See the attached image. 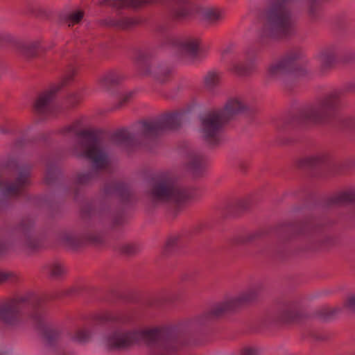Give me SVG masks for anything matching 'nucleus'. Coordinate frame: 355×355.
<instances>
[{
  "mask_svg": "<svg viewBox=\"0 0 355 355\" xmlns=\"http://www.w3.org/2000/svg\"><path fill=\"white\" fill-rule=\"evenodd\" d=\"M28 143V140L26 139L24 137H20L15 141L14 146L15 148L19 149L26 146Z\"/></svg>",
  "mask_w": 355,
  "mask_h": 355,
  "instance_id": "obj_49",
  "label": "nucleus"
},
{
  "mask_svg": "<svg viewBox=\"0 0 355 355\" xmlns=\"http://www.w3.org/2000/svg\"><path fill=\"white\" fill-rule=\"evenodd\" d=\"M300 207H295V208H294V211H295V212L299 211H300Z\"/></svg>",
  "mask_w": 355,
  "mask_h": 355,
  "instance_id": "obj_59",
  "label": "nucleus"
},
{
  "mask_svg": "<svg viewBox=\"0 0 355 355\" xmlns=\"http://www.w3.org/2000/svg\"><path fill=\"white\" fill-rule=\"evenodd\" d=\"M132 96H133V92H132L124 94L121 97L119 103L117 104L116 108H119V107H122L124 104L128 103L130 100V98L132 97Z\"/></svg>",
  "mask_w": 355,
  "mask_h": 355,
  "instance_id": "obj_48",
  "label": "nucleus"
},
{
  "mask_svg": "<svg viewBox=\"0 0 355 355\" xmlns=\"http://www.w3.org/2000/svg\"><path fill=\"white\" fill-rule=\"evenodd\" d=\"M180 211V209L179 207H176L173 210L168 212V217L171 219H174Z\"/></svg>",
  "mask_w": 355,
  "mask_h": 355,
  "instance_id": "obj_50",
  "label": "nucleus"
},
{
  "mask_svg": "<svg viewBox=\"0 0 355 355\" xmlns=\"http://www.w3.org/2000/svg\"><path fill=\"white\" fill-rule=\"evenodd\" d=\"M352 203L355 205V189L342 191L328 197L322 207H331Z\"/></svg>",
  "mask_w": 355,
  "mask_h": 355,
  "instance_id": "obj_21",
  "label": "nucleus"
},
{
  "mask_svg": "<svg viewBox=\"0 0 355 355\" xmlns=\"http://www.w3.org/2000/svg\"><path fill=\"white\" fill-rule=\"evenodd\" d=\"M344 306L352 312H355V295H352L347 299Z\"/></svg>",
  "mask_w": 355,
  "mask_h": 355,
  "instance_id": "obj_47",
  "label": "nucleus"
},
{
  "mask_svg": "<svg viewBox=\"0 0 355 355\" xmlns=\"http://www.w3.org/2000/svg\"><path fill=\"white\" fill-rule=\"evenodd\" d=\"M154 201L182 203L192 198L194 192L192 189L180 185L172 178H166L157 181L151 189Z\"/></svg>",
  "mask_w": 355,
  "mask_h": 355,
  "instance_id": "obj_8",
  "label": "nucleus"
},
{
  "mask_svg": "<svg viewBox=\"0 0 355 355\" xmlns=\"http://www.w3.org/2000/svg\"><path fill=\"white\" fill-rule=\"evenodd\" d=\"M203 18L210 24H216L222 20L223 14L217 8H207L203 12Z\"/></svg>",
  "mask_w": 355,
  "mask_h": 355,
  "instance_id": "obj_37",
  "label": "nucleus"
},
{
  "mask_svg": "<svg viewBox=\"0 0 355 355\" xmlns=\"http://www.w3.org/2000/svg\"><path fill=\"white\" fill-rule=\"evenodd\" d=\"M162 132L177 130L180 127V114L178 112L166 113L157 119Z\"/></svg>",
  "mask_w": 355,
  "mask_h": 355,
  "instance_id": "obj_25",
  "label": "nucleus"
},
{
  "mask_svg": "<svg viewBox=\"0 0 355 355\" xmlns=\"http://www.w3.org/2000/svg\"><path fill=\"white\" fill-rule=\"evenodd\" d=\"M53 355H73V352H64V351L61 350H53Z\"/></svg>",
  "mask_w": 355,
  "mask_h": 355,
  "instance_id": "obj_53",
  "label": "nucleus"
},
{
  "mask_svg": "<svg viewBox=\"0 0 355 355\" xmlns=\"http://www.w3.org/2000/svg\"><path fill=\"white\" fill-rule=\"evenodd\" d=\"M13 42L12 37L6 33L0 32V46H6Z\"/></svg>",
  "mask_w": 355,
  "mask_h": 355,
  "instance_id": "obj_44",
  "label": "nucleus"
},
{
  "mask_svg": "<svg viewBox=\"0 0 355 355\" xmlns=\"http://www.w3.org/2000/svg\"><path fill=\"white\" fill-rule=\"evenodd\" d=\"M46 297L33 292H27L9 297L0 304V322L9 327H17L22 324L23 310L30 307L28 318L35 327L42 331L44 344L55 349L61 338V331L46 326Z\"/></svg>",
  "mask_w": 355,
  "mask_h": 355,
  "instance_id": "obj_2",
  "label": "nucleus"
},
{
  "mask_svg": "<svg viewBox=\"0 0 355 355\" xmlns=\"http://www.w3.org/2000/svg\"><path fill=\"white\" fill-rule=\"evenodd\" d=\"M105 196H116L123 204H128L134 200V194L130 187L120 181H112L105 184L103 188Z\"/></svg>",
  "mask_w": 355,
  "mask_h": 355,
  "instance_id": "obj_17",
  "label": "nucleus"
},
{
  "mask_svg": "<svg viewBox=\"0 0 355 355\" xmlns=\"http://www.w3.org/2000/svg\"><path fill=\"white\" fill-rule=\"evenodd\" d=\"M239 166L243 171L245 170L247 168V167H248L247 164L243 163V162H241L240 164H239Z\"/></svg>",
  "mask_w": 355,
  "mask_h": 355,
  "instance_id": "obj_54",
  "label": "nucleus"
},
{
  "mask_svg": "<svg viewBox=\"0 0 355 355\" xmlns=\"http://www.w3.org/2000/svg\"><path fill=\"white\" fill-rule=\"evenodd\" d=\"M141 21L135 17H121L119 18L107 17L103 20V24L108 27L119 30H129L139 24Z\"/></svg>",
  "mask_w": 355,
  "mask_h": 355,
  "instance_id": "obj_22",
  "label": "nucleus"
},
{
  "mask_svg": "<svg viewBox=\"0 0 355 355\" xmlns=\"http://www.w3.org/2000/svg\"><path fill=\"white\" fill-rule=\"evenodd\" d=\"M0 355H8L7 353L5 352H0Z\"/></svg>",
  "mask_w": 355,
  "mask_h": 355,
  "instance_id": "obj_61",
  "label": "nucleus"
},
{
  "mask_svg": "<svg viewBox=\"0 0 355 355\" xmlns=\"http://www.w3.org/2000/svg\"><path fill=\"white\" fill-rule=\"evenodd\" d=\"M93 212L92 206L90 204H87L81 207L80 215L82 218H87L89 217Z\"/></svg>",
  "mask_w": 355,
  "mask_h": 355,
  "instance_id": "obj_46",
  "label": "nucleus"
},
{
  "mask_svg": "<svg viewBox=\"0 0 355 355\" xmlns=\"http://www.w3.org/2000/svg\"><path fill=\"white\" fill-rule=\"evenodd\" d=\"M321 70L331 69L336 60V49L334 46L327 47L321 51L318 56Z\"/></svg>",
  "mask_w": 355,
  "mask_h": 355,
  "instance_id": "obj_28",
  "label": "nucleus"
},
{
  "mask_svg": "<svg viewBox=\"0 0 355 355\" xmlns=\"http://www.w3.org/2000/svg\"><path fill=\"white\" fill-rule=\"evenodd\" d=\"M139 125V129L136 133L139 144L146 140H153L163 133L157 119L144 120Z\"/></svg>",
  "mask_w": 355,
  "mask_h": 355,
  "instance_id": "obj_18",
  "label": "nucleus"
},
{
  "mask_svg": "<svg viewBox=\"0 0 355 355\" xmlns=\"http://www.w3.org/2000/svg\"><path fill=\"white\" fill-rule=\"evenodd\" d=\"M16 280V276L11 272L0 271V284L8 281L14 282Z\"/></svg>",
  "mask_w": 355,
  "mask_h": 355,
  "instance_id": "obj_43",
  "label": "nucleus"
},
{
  "mask_svg": "<svg viewBox=\"0 0 355 355\" xmlns=\"http://www.w3.org/2000/svg\"><path fill=\"white\" fill-rule=\"evenodd\" d=\"M302 316L298 304L295 302H288L276 311L268 313L263 320V324L266 327L289 324L299 321Z\"/></svg>",
  "mask_w": 355,
  "mask_h": 355,
  "instance_id": "obj_11",
  "label": "nucleus"
},
{
  "mask_svg": "<svg viewBox=\"0 0 355 355\" xmlns=\"http://www.w3.org/2000/svg\"><path fill=\"white\" fill-rule=\"evenodd\" d=\"M17 168L20 169L18 177L13 183L4 186V182L0 180V191L3 197L17 196L23 192L25 187L30 183V166L22 167L17 165Z\"/></svg>",
  "mask_w": 355,
  "mask_h": 355,
  "instance_id": "obj_14",
  "label": "nucleus"
},
{
  "mask_svg": "<svg viewBox=\"0 0 355 355\" xmlns=\"http://www.w3.org/2000/svg\"><path fill=\"white\" fill-rule=\"evenodd\" d=\"M180 239L179 236L173 235L167 239L164 248V253L166 255L175 252L180 247Z\"/></svg>",
  "mask_w": 355,
  "mask_h": 355,
  "instance_id": "obj_39",
  "label": "nucleus"
},
{
  "mask_svg": "<svg viewBox=\"0 0 355 355\" xmlns=\"http://www.w3.org/2000/svg\"><path fill=\"white\" fill-rule=\"evenodd\" d=\"M70 340L73 342L83 344L87 343L92 337V331L86 328L79 329L74 334H69Z\"/></svg>",
  "mask_w": 355,
  "mask_h": 355,
  "instance_id": "obj_36",
  "label": "nucleus"
},
{
  "mask_svg": "<svg viewBox=\"0 0 355 355\" xmlns=\"http://www.w3.org/2000/svg\"><path fill=\"white\" fill-rule=\"evenodd\" d=\"M60 175V169L55 165L48 163L44 177V183L49 186L53 185L58 179Z\"/></svg>",
  "mask_w": 355,
  "mask_h": 355,
  "instance_id": "obj_35",
  "label": "nucleus"
},
{
  "mask_svg": "<svg viewBox=\"0 0 355 355\" xmlns=\"http://www.w3.org/2000/svg\"><path fill=\"white\" fill-rule=\"evenodd\" d=\"M269 233L268 229H259L255 232L236 236L233 240L234 245H247L261 239Z\"/></svg>",
  "mask_w": 355,
  "mask_h": 355,
  "instance_id": "obj_26",
  "label": "nucleus"
},
{
  "mask_svg": "<svg viewBox=\"0 0 355 355\" xmlns=\"http://www.w3.org/2000/svg\"><path fill=\"white\" fill-rule=\"evenodd\" d=\"M74 198H75V200H77V198H78V193H77V192L75 193Z\"/></svg>",
  "mask_w": 355,
  "mask_h": 355,
  "instance_id": "obj_60",
  "label": "nucleus"
},
{
  "mask_svg": "<svg viewBox=\"0 0 355 355\" xmlns=\"http://www.w3.org/2000/svg\"><path fill=\"white\" fill-rule=\"evenodd\" d=\"M188 157V169L195 177L202 175L208 165L207 157L197 151L190 152Z\"/></svg>",
  "mask_w": 355,
  "mask_h": 355,
  "instance_id": "obj_20",
  "label": "nucleus"
},
{
  "mask_svg": "<svg viewBox=\"0 0 355 355\" xmlns=\"http://www.w3.org/2000/svg\"><path fill=\"white\" fill-rule=\"evenodd\" d=\"M71 98H74V99H76V101H77L76 104L79 102V99H77V98H78V97H77L76 96H72V97H71Z\"/></svg>",
  "mask_w": 355,
  "mask_h": 355,
  "instance_id": "obj_57",
  "label": "nucleus"
},
{
  "mask_svg": "<svg viewBox=\"0 0 355 355\" xmlns=\"http://www.w3.org/2000/svg\"><path fill=\"white\" fill-rule=\"evenodd\" d=\"M172 44L178 46L180 50L191 57H196L198 53L200 41L198 38H186L182 41L173 40Z\"/></svg>",
  "mask_w": 355,
  "mask_h": 355,
  "instance_id": "obj_23",
  "label": "nucleus"
},
{
  "mask_svg": "<svg viewBox=\"0 0 355 355\" xmlns=\"http://www.w3.org/2000/svg\"><path fill=\"white\" fill-rule=\"evenodd\" d=\"M135 335L134 331L114 330L106 336V347L109 351L128 349L135 343Z\"/></svg>",
  "mask_w": 355,
  "mask_h": 355,
  "instance_id": "obj_15",
  "label": "nucleus"
},
{
  "mask_svg": "<svg viewBox=\"0 0 355 355\" xmlns=\"http://www.w3.org/2000/svg\"><path fill=\"white\" fill-rule=\"evenodd\" d=\"M62 242L71 249H78L88 243L98 244L103 241V236L101 234H85L83 236H78L71 232H65L61 236Z\"/></svg>",
  "mask_w": 355,
  "mask_h": 355,
  "instance_id": "obj_16",
  "label": "nucleus"
},
{
  "mask_svg": "<svg viewBox=\"0 0 355 355\" xmlns=\"http://www.w3.org/2000/svg\"><path fill=\"white\" fill-rule=\"evenodd\" d=\"M84 14L83 10H77L64 15L62 17V21L67 24L68 26H72L78 24L82 21Z\"/></svg>",
  "mask_w": 355,
  "mask_h": 355,
  "instance_id": "obj_38",
  "label": "nucleus"
},
{
  "mask_svg": "<svg viewBox=\"0 0 355 355\" xmlns=\"http://www.w3.org/2000/svg\"><path fill=\"white\" fill-rule=\"evenodd\" d=\"M62 134L73 132L78 138V144L83 148V156L92 162L94 168L86 173L77 175L76 184L86 185L98 176V171L105 168L109 164V157L105 148L101 146L96 133L92 130L76 131L74 124L66 126L60 130Z\"/></svg>",
  "mask_w": 355,
  "mask_h": 355,
  "instance_id": "obj_4",
  "label": "nucleus"
},
{
  "mask_svg": "<svg viewBox=\"0 0 355 355\" xmlns=\"http://www.w3.org/2000/svg\"><path fill=\"white\" fill-rule=\"evenodd\" d=\"M254 62L252 60L233 64L231 71L238 76H248L255 70Z\"/></svg>",
  "mask_w": 355,
  "mask_h": 355,
  "instance_id": "obj_31",
  "label": "nucleus"
},
{
  "mask_svg": "<svg viewBox=\"0 0 355 355\" xmlns=\"http://www.w3.org/2000/svg\"><path fill=\"white\" fill-rule=\"evenodd\" d=\"M298 166L312 171V175L321 176L325 174L327 171L336 168L337 165L332 164L329 157L327 155H317L300 159Z\"/></svg>",
  "mask_w": 355,
  "mask_h": 355,
  "instance_id": "obj_13",
  "label": "nucleus"
},
{
  "mask_svg": "<svg viewBox=\"0 0 355 355\" xmlns=\"http://www.w3.org/2000/svg\"><path fill=\"white\" fill-rule=\"evenodd\" d=\"M76 73V72L74 69H70L69 73L63 78L62 81L58 85H54L51 87L50 89L41 93L38 96L34 104V109L35 112L39 114L44 113L55 98V94L62 87L67 86L72 82Z\"/></svg>",
  "mask_w": 355,
  "mask_h": 355,
  "instance_id": "obj_12",
  "label": "nucleus"
},
{
  "mask_svg": "<svg viewBox=\"0 0 355 355\" xmlns=\"http://www.w3.org/2000/svg\"><path fill=\"white\" fill-rule=\"evenodd\" d=\"M111 139L118 144H125L130 146L138 144L137 134H131L125 128L114 132L111 136Z\"/></svg>",
  "mask_w": 355,
  "mask_h": 355,
  "instance_id": "obj_29",
  "label": "nucleus"
},
{
  "mask_svg": "<svg viewBox=\"0 0 355 355\" xmlns=\"http://www.w3.org/2000/svg\"><path fill=\"white\" fill-rule=\"evenodd\" d=\"M125 223V218L123 215V214L119 213L116 214L112 220V227H116L120 225H123Z\"/></svg>",
  "mask_w": 355,
  "mask_h": 355,
  "instance_id": "obj_45",
  "label": "nucleus"
},
{
  "mask_svg": "<svg viewBox=\"0 0 355 355\" xmlns=\"http://www.w3.org/2000/svg\"><path fill=\"white\" fill-rule=\"evenodd\" d=\"M247 110L246 105L238 99H230L223 109L209 111L199 117L200 131L207 144L214 148L220 141V134L234 116Z\"/></svg>",
  "mask_w": 355,
  "mask_h": 355,
  "instance_id": "obj_5",
  "label": "nucleus"
},
{
  "mask_svg": "<svg viewBox=\"0 0 355 355\" xmlns=\"http://www.w3.org/2000/svg\"><path fill=\"white\" fill-rule=\"evenodd\" d=\"M344 94L342 89H334L325 93L317 98L313 103L300 109L297 114L280 121L277 128L281 131H287L309 121L320 124L331 123L338 119Z\"/></svg>",
  "mask_w": 355,
  "mask_h": 355,
  "instance_id": "obj_3",
  "label": "nucleus"
},
{
  "mask_svg": "<svg viewBox=\"0 0 355 355\" xmlns=\"http://www.w3.org/2000/svg\"><path fill=\"white\" fill-rule=\"evenodd\" d=\"M34 221L30 217L23 218L19 223L11 229L5 240L0 239V254L10 248L35 250L40 248L42 242L33 235Z\"/></svg>",
  "mask_w": 355,
  "mask_h": 355,
  "instance_id": "obj_6",
  "label": "nucleus"
},
{
  "mask_svg": "<svg viewBox=\"0 0 355 355\" xmlns=\"http://www.w3.org/2000/svg\"><path fill=\"white\" fill-rule=\"evenodd\" d=\"M92 320L101 324L107 323L123 324L130 321L131 318L125 312L104 311L94 313Z\"/></svg>",
  "mask_w": 355,
  "mask_h": 355,
  "instance_id": "obj_19",
  "label": "nucleus"
},
{
  "mask_svg": "<svg viewBox=\"0 0 355 355\" xmlns=\"http://www.w3.org/2000/svg\"><path fill=\"white\" fill-rule=\"evenodd\" d=\"M222 73L216 70L209 71L204 77V83L207 88L211 89L217 87L221 80Z\"/></svg>",
  "mask_w": 355,
  "mask_h": 355,
  "instance_id": "obj_33",
  "label": "nucleus"
},
{
  "mask_svg": "<svg viewBox=\"0 0 355 355\" xmlns=\"http://www.w3.org/2000/svg\"><path fill=\"white\" fill-rule=\"evenodd\" d=\"M139 246L136 244H126L121 248V252L122 254L132 256L137 254L139 251Z\"/></svg>",
  "mask_w": 355,
  "mask_h": 355,
  "instance_id": "obj_41",
  "label": "nucleus"
},
{
  "mask_svg": "<svg viewBox=\"0 0 355 355\" xmlns=\"http://www.w3.org/2000/svg\"><path fill=\"white\" fill-rule=\"evenodd\" d=\"M45 272L51 278L59 279L67 273V268L60 261H53L44 267Z\"/></svg>",
  "mask_w": 355,
  "mask_h": 355,
  "instance_id": "obj_32",
  "label": "nucleus"
},
{
  "mask_svg": "<svg viewBox=\"0 0 355 355\" xmlns=\"http://www.w3.org/2000/svg\"><path fill=\"white\" fill-rule=\"evenodd\" d=\"M124 79V76L119 71L112 70L105 73L99 80L100 87L110 91L119 85Z\"/></svg>",
  "mask_w": 355,
  "mask_h": 355,
  "instance_id": "obj_24",
  "label": "nucleus"
},
{
  "mask_svg": "<svg viewBox=\"0 0 355 355\" xmlns=\"http://www.w3.org/2000/svg\"><path fill=\"white\" fill-rule=\"evenodd\" d=\"M192 278V275L189 273H184L180 276V279L182 282L190 281Z\"/></svg>",
  "mask_w": 355,
  "mask_h": 355,
  "instance_id": "obj_52",
  "label": "nucleus"
},
{
  "mask_svg": "<svg viewBox=\"0 0 355 355\" xmlns=\"http://www.w3.org/2000/svg\"><path fill=\"white\" fill-rule=\"evenodd\" d=\"M112 7L121 8L139 9L150 3L148 0H110Z\"/></svg>",
  "mask_w": 355,
  "mask_h": 355,
  "instance_id": "obj_30",
  "label": "nucleus"
},
{
  "mask_svg": "<svg viewBox=\"0 0 355 355\" xmlns=\"http://www.w3.org/2000/svg\"><path fill=\"white\" fill-rule=\"evenodd\" d=\"M326 224L324 220L308 216L302 221L279 224L276 232L282 239H290L297 236H310L318 233Z\"/></svg>",
  "mask_w": 355,
  "mask_h": 355,
  "instance_id": "obj_9",
  "label": "nucleus"
},
{
  "mask_svg": "<svg viewBox=\"0 0 355 355\" xmlns=\"http://www.w3.org/2000/svg\"><path fill=\"white\" fill-rule=\"evenodd\" d=\"M179 296L170 291H165L157 296L153 302L150 303L151 306H159L166 304L173 303L179 300Z\"/></svg>",
  "mask_w": 355,
  "mask_h": 355,
  "instance_id": "obj_34",
  "label": "nucleus"
},
{
  "mask_svg": "<svg viewBox=\"0 0 355 355\" xmlns=\"http://www.w3.org/2000/svg\"><path fill=\"white\" fill-rule=\"evenodd\" d=\"M302 54L299 51H293L288 53L279 62L271 64L268 73L271 76L278 77L284 75L293 74L297 76L307 75L309 70L305 64L298 62Z\"/></svg>",
  "mask_w": 355,
  "mask_h": 355,
  "instance_id": "obj_10",
  "label": "nucleus"
},
{
  "mask_svg": "<svg viewBox=\"0 0 355 355\" xmlns=\"http://www.w3.org/2000/svg\"><path fill=\"white\" fill-rule=\"evenodd\" d=\"M341 309L338 307H324L317 311L316 315L321 320L328 321L333 318L334 315L339 313Z\"/></svg>",
  "mask_w": 355,
  "mask_h": 355,
  "instance_id": "obj_40",
  "label": "nucleus"
},
{
  "mask_svg": "<svg viewBox=\"0 0 355 355\" xmlns=\"http://www.w3.org/2000/svg\"><path fill=\"white\" fill-rule=\"evenodd\" d=\"M19 53L26 59L37 58L44 52L39 42H30L18 45Z\"/></svg>",
  "mask_w": 355,
  "mask_h": 355,
  "instance_id": "obj_27",
  "label": "nucleus"
},
{
  "mask_svg": "<svg viewBox=\"0 0 355 355\" xmlns=\"http://www.w3.org/2000/svg\"><path fill=\"white\" fill-rule=\"evenodd\" d=\"M133 60L139 74L149 76L158 83L166 84L173 78L174 69L171 66L158 62L146 51L135 49Z\"/></svg>",
  "mask_w": 355,
  "mask_h": 355,
  "instance_id": "obj_7",
  "label": "nucleus"
},
{
  "mask_svg": "<svg viewBox=\"0 0 355 355\" xmlns=\"http://www.w3.org/2000/svg\"><path fill=\"white\" fill-rule=\"evenodd\" d=\"M315 338H316L317 340H324V338L323 337H322V336H316V337H315Z\"/></svg>",
  "mask_w": 355,
  "mask_h": 355,
  "instance_id": "obj_58",
  "label": "nucleus"
},
{
  "mask_svg": "<svg viewBox=\"0 0 355 355\" xmlns=\"http://www.w3.org/2000/svg\"><path fill=\"white\" fill-rule=\"evenodd\" d=\"M236 211H243L250 207V202L247 199L238 200L234 203Z\"/></svg>",
  "mask_w": 355,
  "mask_h": 355,
  "instance_id": "obj_42",
  "label": "nucleus"
},
{
  "mask_svg": "<svg viewBox=\"0 0 355 355\" xmlns=\"http://www.w3.org/2000/svg\"><path fill=\"white\" fill-rule=\"evenodd\" d=\"M4 203V200L0 198V208L1 207V205Z\"/></svg>",
  "mask_w": 355,
  "mask_h": 355,
  "instance_id": "obj_56",
  "label": "nucleus"
},
{
  "mask_svg": "<svg viewBox=\"0 0 355 355\" xmlns=\"http://www.w3.org/2000/svg\"><path fill=\"white\" fill-rule=\"evenodd\" d=\"M261 293V287L251 288L235 298L213 306L210 311L183 322L180 327H161L135 331V343L144 341L148 346H158L167 352H176L182 345L180 329H200L225 314L256 301Z\"/></svg>",
  "mask_w": 355,
  "mask_h": 355,
  "instance_id": "obj_1",
  "label": "nucleus"
},
{
  "mask_svg": "<svg viewBox=\"0 0 355 355\" xmlns=\"http://www.w3.org/2000/svg\"><path fill=\"white\" fill-rule=\"evenodd\" d=\"M352 58L355 59V53L352 55Z\"/></svg>",
  "mask_w": 355,
  "mask_h": 355,
  "instance_id": "obj_62",
  "label": "nucleus"
},
{
  "mask_svg": "<svg viewBox=\"0 0 355 355\" xmlns=\"http://www.w3.org/2000/svg\"><path fill=\"white\" fill-rule=\"evenodd\" d=\"M256 353L255 349L252 348H245L242 351V355H254Z\"/></svg>",
  "mask_w": 355,
  "mask_h": 355,
  "instance_id": "obj_51",
  "label": "nucleus"
},
{
  "mask_svg": "<svg viewBox=\"0 0 355 355\" xmlns=\"http://www.w3.org/2000/svg\"><path fill=\"white\" fill-rule=\"evenodd\" d=\"M331 173L334 175V174H336V173H341L342 171H341V169H338V171H332Z\"/></svg>",
  "mask_w": 355,
  "mask_h": 355,
  "instance_id": "obj_55",
  "label": "nucleus"
}]
</instances>
